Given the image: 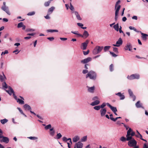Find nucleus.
I'll use <instances>...</instances> for the list:
<instances>
[{
	"label": "nucleus",
	"instance_id": "obj_16",
	"mask_svg": "<svg viewBox=\"0 0 148 148\" xmlns=\"http://www.w3.org/2000/svg\"><path fill=\"white\" fill-rule=\"evenodd\" d=\"M87 87L88 88V91L89 92L91 93H93L94 92V91L95 89L94 86L90 87L87 86Z\"/></svg>",
	"mask_w": 148,
	"mask_h": 148
},
{
	"label": "nucleus",
	"instance_id": "obj_25",
	"mask_svg": "<svg viewBox=\"0 0 148 148\" xmlns=\"http://www.w3.org/2000/svg\"><path fill=\"white\" fill-rule=\"evenodd\" d=\"M24 108L25 110H30L31 109L30 106L27 104H25L24 106Z\"/></svg>",
	"mask_w": 148,
	"mask_h": 148
},
{
	"label": "nucleus",
	"instance_id": "obj_20",
	"mask_svg": "<svg viewBox=\"0 0 148 148\" xmlns=\"http://www.w3.org/2000/svg\"><path fill=\"white\" fill-rule=\"evenodd\" d=\"M100 103V101L98 100H96L94 101L93 102H92L90 105L92 106H96L97 105H98Z\"/></svg>",
	"mask_w": 148,
	"mask_h": 148
},
{
	"label": "nucleus",
	"instance_id": "obj_41",
	"mask_svg": "<svg viewBox=\"0 0 148 148\" xmlns=\"http://www.w3.org/2000/svg\"><path fill=\"white\" fill-rule=\"evenodd\" d=\"M120 140L122 142H125L126 140V138L124 136H122L120 138Z\"/></svg>",
	"mask_w": 148,
	"mask_h": 148
},
{
	"label": "nucleus",
	"instance_id": "obj_7",
	"mask_svg": "<svg viewBox=\"0 0 148 148\" xmlns=\"http://www.w3.org/2000/svg\"><path fill=\"white\" fill-rule=\"evenodd\" d=\"M132 131V130L131 128H129L127 132V134L126 136V140L127 141L131 140L132 139V136H130V133Z\"/></svg>",
	"mask_w": 148,
	"mask_h": 148
},
{
	"label": "nucleus",
	"instance_id": "obj_40",
	"mask_svg": "<svg viewBox=\"0 0 148 148\" xmlns=\"http://www.w3.org/2000/svg\"><path fill=\"white\" fill-rule=\"evenodd\" d=\"M87 138L86 136H84L81 139V141L82 142H85L86 141Z\"/></svg>",
	"mask_w": 148,
	"mask_h": 148
},
{
	"label": "nucleus",
	"instance_id": "obj_23",
	"mask_svg": "<svg viewBox=\"0 0 148 148\" xmlns=\"http://www.w3.org/2000/svg\"><path fill=\"white\" fill-rule=\"evenodd\" d=\"M55 8L53 7H52L51 8H49L48 11V13L49 14H51L53 11L54 10Z\"/></svg>",
	"mask_w": 148,
	"mask_h": 148
},
{
	"label": "nucleus",
	"instance_id": "obj_54",
	"mask_svg": "<svg viewBox=\"0 0 148 148\" xmlns=\"http://www.w3.org/2000/svg\"><path fill=\"white\" fill-rule=\"evenodd\" d=\"M34 30H35L34 29H30V28L27 29L26 30V31L27 32H30L31 31H34Z\"/></svg>",
	"mask_w": 148,
	"mask_h": 148
},
{
	"label": "nucleus",
	"instance_id": "obj_18",
	"mask_svg": "<svg viewBox=\"0 0 148 148\" xmlns=\"http://www.w3.org/2000/svg\"><path fill=\"white\" fill-rule=\"evenodd\" d=\"M9 141V138L6 137L4 136L3 137V138L0 140V142H3L4 143H8Z\"/></svg>",
	"mask_w": 148,
	"mask_h": 148
},
{
	"label": "nucleus",
	"instance_id": "obj_39",
	"mask_svg": "<svg viewBox=\"0 0 148 148\" xmlns=\"http://www.w3.org/2000/svg\"><path fill=\"white\" fill-rule=\"evenodd\" d=\"M51 0H50L49 1L45 2V6L47 7V6H49L50 3L51 2Z\"/></svg>",
	"mask_w": 148,
	"mask_h": 148
},
{
	"label": "nucleus",
	"instance_id": "obj_35",
	"mask_svg": "<svg viewBox=\"0 0 148 148\" xmlns=\"http://www.w3.org/2000/svg\"><path fill=\"white\" fill-rule=\"evenodd\" d=\"M2 86L3 87L6 89L7 88L9 87L8 86L7 84L5 82H4L2 83Z\"/></svg>",
	"mask_w": 148,
	"mask_h": 148
},
{
	"label": "nucleus",
	"instance_id": "obj_59",
	"mask_svg": "<svg viewBox=\"0 0 148 148\" xmlns=\"http://www.w3.org/2000/svg\"><path fill=\"white\" fill-rule=\"evenodd\" d=\"M136 136L137 137L139 138L141 140H142L143 139L142 138V136L141 134L139 135H136Z\"/></svg>",
	"mask_w": 148,
	"mask_h": 148
},
{
	"label": "nucleus",
	"instance_id": "obj_15",
	"mask_svg": "<svg viewBox=\"0 0 148 148\" xmlns=\"http://www.w3.org/2000/svg\"><path fill=\"white\" fill-rule=\"evenodd\" d=\"M1 9L5 11L8 15H10V13L9 11L8 7L7 6H2Z\"/></svg>",
	"mask_w": 148,
	"mask_h": 148
},
{
	"label": "nucleus",
	"instance_id": "obj_36",
	"mask_svg": "<svg viewBox=\"0 0 148 148\" xmlns=\"http://www.w3.org/2000/svg\"><path fill=\"white\" fill-rule=\"evenodd\" d=\"M100 108V106H95L93 107V109L96 110H98Z\"/></svg>",
	"mask_w": 148,
	"mask_h": 148
},
{
	"label": "nucleus",
	"instance_id": "obj_43",
	"mask_svg": "<svg viewBox=\"0 0 148 148\" xmlns=\"http://www.w3.org/2000/svg\"><path fill=\"white\" fill-rule=\"evenodd\" d=\"M35 14V12L34 11L29 12L27 14L28 16H32L34 15Z\"/></svg>",
	"mask_w": 148,
	"mask_h": 148
},
{
	"label": "nucleus",
	"instance_id": "obj_49",
	"mask_svg": "<svg viewBox=\"0 0 148 148\" xmlns=\"http://www.w3.org/2000/svg\"><path fill=\"white\" fill-rule=\"evenodd\" d=\"M8 51L7 50H5L4 52H3L1 54V56H2L3 55H5L6 54H8Z\"/></svg>",
	"mask_w": 148,
	"mask_h": 148
},
{
	"label": "nucleus",
	"instance_id": "obj_3",
	"mask_svg": "<svg viewBox=\"0 0 148 148\" xmlns=\"http://www.w3.org/2000/svg\"><path fill=\"white\" fill-rule=\"evenodd\" d=\"M103 46H97L92 51V53L94 55L97 54L101 52L103 49Z\"/></svg>",
	"mask_w": 148,
	"mask_h": 148
},
{
	"label": "nucleus",
	"instance_id": "obj_50",
	"mask_svg": "<svg viewBox=\"0 0 148 148\" xmlns=\"http://www.w3.org/2000/svg\"><path fill=\"white\" fill-rule=\"evenodd\" d=\"M110 54L113 56L114 57H116L117 56V55L115 54L114 53L112 52H110Z\"/></svg>",
	"mask_w": 148,
	"mask_h": 148
},
{
	"label": "nucleus",
	"instance_id": "obj_12",
	"mask_svg": "<svg viewBox=\"0 0 148 148\" xmlns=\"http://www.w3.org/2000/svg\"><path fill=\"white\" fill-rule=\"evenodd\" d=\"M83 147V143L79 141L75 144L74 148H82Z\"/></svg>",
	"mask_w": 148,
	"mask_h": 148
},
{
	"label": "nucleus",
	"instance_id": "obj_4",
	"mask_svg": "<svg viewBox=\"0 0 148 148\" xmlns=\"http://www.w3.org/2000/svg\"><path fill=\"white\" fill-rule=\"evenodd\" d=\"M8 89L9 90H6V91L10 95H12V94H13V95L14 98L17 101V99H18L17 98L16 96L15 95L14 91L12 88L10 86H9Z\"/></svg>",
	"mask_w": 148,
	"mask_h": 148
},
{
	"label": "nucleus",
	"instance_id": "obj_14",
	"mask_svg": "<svg viewBox=\"0 0 148 148\" xmlns=\"http://www.w3.org/2000/svg\"><path fill=\"white\" fill-rule=\"evenodd\" d=\"M92 60V58L90 57H88L84 59L83 60H81V62L83 64H86L90 61Z\"/></svg>",
	"mask_w": 148,
	"mask_h": 148
},
{
	"label": "nucleus",
	"instance_id": "obj_21",
	"mask_svg": "<svg viewBox=\"0 0 148 148\" xmlns=\"http://www.w3.org/2000/svg\"><path fill=\"white\" fill-rule=\"evenodd\" d=\"M3 75H0V79L1 82H3L5 79H6V77L3 73Z\"/></svg>",
	"mask_w": 148,
	"mask_h": 148
},
{
	"label": "nucleus",
	"instance_id": "obj_53",
	"mask_svg": "<svg viewBox=\"0 0 148 148\" xmlns=\"http://www.w3.org/2000/svg\"><path fill=\"white\" fill-rule=\"evenodd\" d=\"M89 50H88L87 51H83V53L84 55H87L89 53Z\"/></svg>",
	"mask_w": 148,
	"mask_h": 148
},
{
	"label": "nucleus",
	"instance_id": "obj_19",
	"mask_svg": "<svg viewBox=\"0 0 148 148\" xmlns=\"http://www.w3.org/2000/svg\"><path fill=\"white\" fill-rule=\"evenodd\" d=\"M140 32L141 34L142 35V39L144 40H146L147 39V37L148 36V35L147 34L143 33L140 31Z\"/></svg>",
	"mask_w": 148,
	"mask_h": 148
},
{
	"label": "nucleus",
	"instance_id": "obj_30",
	"mask_svg": "<svg viewBox=\"0 0 148 148\" xmlns=\"http://www.w3.org/2000/svg\"><path fill=\"white\" fill-rule=\"evenodd\" d=\"M0 121L1 123L3 124H4L7 123L8 121V120L5 119H1L0 120Z\"/></svg>",
	"mask_w": 148,
	"mask_h": 148
},
{
	"label": "nucleus",
	"instance_id": "obj_29",
	"mask_svg": "<svg viewBox=\"0 0 148 148\" xmlns=\"http://www.w3.org/2000/svg\"><path fill=\"white\" fill-rule=\"evenodd\" d=\"M47 32H50L51 33H52L54 32H58V30L57 29H47Z\"/></svg>",
	"mask_w": 148,
	"mask_h": 148
},
{
	"label": "nucleus",
	"instance_id": "obj_52",
	"mask_svg": "<svg viewBox=\"0 0 148 148\" xmlns=\"http://www.w3.org/2000/svg\"><path fill=\"white\" fill-rule=\"evenodd\" d=\"M50 134L52 136H53L55 134V131H53L51 132H49Z\"/></svg>",
	"mask_w": 148,
	"mask_h": 148
},
{
	"label": "nucleus",
	"instance_id": "obj_17",
	"mask_svg": "<svg viewBox=\"0 0 148 148\" xmlns=\"http://www.w3.org/2000/svg\"><path fill=\"white\" fill-rule=\"evenodd\" d=\"M117 95L120 97V100H123L125 98V96L123 94H122L121 92H119L118 93L115 94Z\"/></svg>",
	"mask_w": 148,
	"mask_h": 148
},
{
	"label": "nucleus",
	"instance_id": "obj_44",
	"mask_svg": "<svg viewBox=\"0 0 148 148\" xmlns=\"http://www.w3.org/2000/svg\"><path fill=\"white\" fill-rule=\"evenodd\" d=\"M3 132L1 129H0V138H3L4 136L3 135Z\"/></svg>",
	"mask_w": 148,
	"mask_h": 148
},
{
	"label": "nucleus",
	"instance_id": "obj_27",
	"mask_svg": "<svg viewBox=\"0 0 148 148\" xmlns=\"http://www.w3.org/2000/svg\"><path fill=\"white\" fill-rule=\"evenodd\" d=\"M17 102L20 104H24V102L23 100L19 99H17Z\"/></svg>",
	"mask_w": 148,
	"mask_h": 148
},
{
	"label": "nucleus",
	"instance_id": "obj_55",
	"mask_svg": "<svg viewBox=\"0 0 148 148\" xmlns=\"http://www.w3.org/2000/svg\"><path fill=\"white\" fill-rule=\"evenodd\" d=\"M118 119V117H116L115 119L113 118V117L110 118V119L113 121H116Z\"/></svg>",
	"mask_w": 148,
	"mask_h": 148
},
{
	"label": "nucleus",
	"instance_id": "obj_5",
	"mask_svg": "<svg viewBox=\"0 0 148 148\" xmlns=\"http://www.w3.org/2000/svg\"><path fill=\"white\" fill-rule=\"evenodd\" d=\"M127 78L130 80L136 79H138L140 78V75L138 74H135L131 75L130 76H127Z\"/></svg>",
	"mask_w": 148,
	"mask_h": 148
},
{
	"label": "nucleus",
	"instance_id": "obj_13",
	"mask_svg": "<svg viewBox=\"0 0 148 148\" xmlns=\"http://www.w3.org/2000/svg\"><path fill=\"white\" fill-rule=\"evenodd\" d=\"M107 112L106 109V108L101 109L100 111L101 116V117H103L105 116Z\"/></svg>",
	"mask_w": 148,
	"mask_h": 148
},
{
	"label": "nucleus",
	"instance_id": "obj_37",
	"mask_svg": "<svg viewBox=\"0 0 148 148\" xmlns=\"http://www.w3.org/2000/svg\"><path fill=\"white\" fill-rule=\"evenodd\" d=\"M23 25V22H21L18 24L17 25V27L18 28H20L22 27Z\"/></svg>",
	"mask_w": 148,
	"mask_h": 148
},
{
	"label": "nucleus",
	"instance_id": "obj_56",
	"mask_svg": "<svg viewBox=\"0 0 148 148\" xmlns=\"http://www.w3.org/2000/svg\"><path fill=\"white\" fill-rule=\"evenodd\" d=\"M47 39L50 41H52L54 40V38L53 37H48L47 38Z\"/></svg>",
	"mask_w": 148,
	"mask_h": 148
},
{
	"label": "nucleus",
	"instance_id": "obj_38",
	"mask_svg": "<svg viewBox=\"0 0 148 148\" xmlns=\"http://www.w3.org/2000/svg\"><path fill=\"white\" fill-rule=\"evenodd\" d=\"M78 32L77 31H72L71 32L72 33H73V34H75V35H77L78 37H79L80 36V34H79V33H77Z\"/></svg>",
	"mask_w": 148,
	"mask_h": 148
},
{
	"label": "nucleus",
	"instance_id": "obj_45",
	"mask_svg": "<svg viewBox=\"0 0 148 148\" xmlns=\"http://www.w3.org/2000/svg\"><path fill=\"white\" fill-rule=\"evenodd\" d=\"M51 128V125L50 124H49L46 125L45 127V129L46 130H47L50 129Z\"/></svg>",
	"mask_w": 148,
	"mask_h": 148
},
{
	"label": "nucleus",
	"instance_id": "obj_57",
	"mask_svg": "<svg viewBox=\"0 0 148 148\" xmlns=\"http://www.w3.org/2000/svg\"><path fill=\"white\" fill-rule=\"evenodd\" d=\"M122 27L121 26H120L119 28V31L120 33H123V32L121 30Z\"/></svg>",
	"mask_w": 148,
	"mask_h": 148
},
{
	"label": "nucleus",
	"instance_id": "obj_26",
	"mask_svg": "<svg viewBox=\"0 0 148 148\" xmlns=\"http://www.w3.org/2000/svg\"><path fill=\"white\" fill-rule=\"evenodd\" d=\"M136 106L137 108H140L142 107L141 104L140 103V101H138L136 103Z\"/></svg>",
	"mask_w": 148,
	"mask_h": 148
},
{
	"label": "nucleus",
	"instance_id": "obj_63",
	"mask_svg": "<svg viewBox=\"0 0 148 148\" xmlns=\"http://www.w3.org/2000/svg\"><path fill=\"white\" fill-rule=\"evenodd\" d=\"M77 25L78 26L81 27H82L83 26V25L82 23H77Z\"/></svg>",
	"mask_w": 148,
	"mask_h": 148
},
{
	"label": "nucleus",
	"instance_id": "obj_11",
	"mask_svg": "<svg viewBox=\"0 0 148 148\" xmlns=\"http://www.w3.org/2000/svg\"><path fill=\"white\" fill-rule=\"evenodd\" d=\"M124 49L125 50H128L130 51H132V46L130 42H128L127 44L125 46V47Z\"/></svg>",
	"mask_w": 148,
	"mask_h": 148
},
{
	"label": "nucleus",
	"instance_id": "obj_42",
	"mask_svg": "<svg viewBox=\"0 0 148 148\" xmlns=\"http://www.w3.org/2000/svg\"><path fill=\"white\" fill-rule=\"evenodd\" d=\"M110 71L112 72L113 71V65L111 64L110 66Z\"/></svg>",
	"mask_w": 148,
	"mask_h": 148
},
{
	"label": "nucleus",
	"instance_id": "obj_46",
	"mask_svg": "<svg viewBox=\"0 0 148 148\" xmlns=\"http://www.w3.org/2000/svg\"><path fill=\"white\" fill-rule=\"evenodd\" d=\"M106 106V103H103L100 106V108L101 109L104 108Z\"/></svg>",
	"mask_w": 148,
	"mask_h": 148
},
{
	"label": "nucleus",
	"instance_id": "obj_33",
	"mask_svg": "<svg viewBox=\"0 0 148 148\" xmlns=\"http://www.w3.org/2000/svg\"><path fill=\"white\" fill-rule=\"evenodd\" d=\"M110 46H106L104 47V51L105 52H106L110 49Z\"/></svg>",
	"mask_w": 148,
	"mask_h": 148
},
{
	"label": "nucleus",
	"instance_id": "obj_58",
	"mask_svg": "<svg viewBox=\"0 0 148 148\" xmlns=\"http://www.w3.org/2000/svg\"><path fill=\"white\" fill-rule=\"evenodd\" d=\"M113 51L115 52H118V49L116 47H113Z\"/></svg>",
	"mask_w": 148,
	"mask_h": 148
},
{
	"label": "nucleus",
	"instance_id": "obj_1",
	"mask_svg": "<svg viewBox=\"0 0 148 148\" xmlns=\"http://www.w3.org/2000/svg\"><path fill=\"white\" fill-rule=\"evenodd\" d=\"M121 1L119 0H118L116 2L115 5V9H116V11L115 12V19L116 21L117 19L119 12V10L121 8V5H119V3H120Z\"/></svg>",
	"mask_w": 148,
	"mask_h": 148
},
{
	"label": "nucleus",
	"instance_id": "obj_62",
	"mask_svg": "<svg viewBox=\"0 0 148 148\" xmlns=\"http://www.w3.org/2000/svg\"><path fill=\"white\" fill-rule=\"evenodd\" d=\"M63 140L65 142H66L68 141L67 138L66 137H64L62 138Z\"/></svg>",
	"mask_w": 148,
	"mask_h": 148
},
{
	"label": "nucleus",
	"instance_id": "obj_51",
	"mask_svg": "<svg viewBox=\"0 0 148 148\" xmlns=\"http://www.w3.org/2000/svg\"><path fill=\"white\" fill-rule=\"evenodd\" d=\"M70 10H71L72 11L73 10H74V8L73 7V6L72 5L71 2H70Z\"/></svg>",
	"mask_w": 148,
	"mask_h": 148
},
{
	"label": "nucleus",
	"instance_id": "obj_9",
	"mask_svg": "<svg viewBox=\"0 0 148 148\" xmlns=\"http://www.w3.org/2000/svg\"><path fill=\"white\" fill-rule=\"evenodd\" d=\"M123 43V41L121 38H120L116 41V44H113L112 45L114 47H119L122 45Z\"/></svg>",
	"mask_w": 148,
	"mask_h": 148
},
{
	"label": "nucleus",
	"instance_id": "obj_60",
	"mask_svg": "<svg viewBox=\"0 0 148 148\" xmlns=\"http://www.w3.org/2000/svg\"><path fill=\"white\" fill-rule=\"evenodd\" d=\"M88 72V71L87 70H83L82 71V73L84 74H85Z\"/></svg>",
	"mask_w": 148,
	"mask_h": 148
},
{
	"label": "nucleus",
	"instance_id": "obj_10",
	"mask_svg": "<svg viewBox=\"0 0 148 148\" xmlns=\"http://www.w3.org/2000/svg\"><path fill=\"white\" fill-rule=\"evenodd\" d=\"M89 36V34L88 32L86 30H84L83 35L80 34V36L84 39L87 38Z\"/></svg>",
	"mask_w": 148,
	"mask_h": 148
},
{
	"label": "nucleus",
	"instance_id": "obj_64",
	"mask_svg": "<svg viewBox=\"0 0 148 148\" xmlns=\"http://www.w3.org/2000/svg\"><path fill=\"white\" fill-rule=\"evenodd\" d=\"M143 148H148V146L147 145L146 143H145L143 145Z\"/></svg>",
	"mask_w": 148,
	"mask_h": 148
},
{
	"label": "nucleus",
	"instance_id": "obj_34",
	"mask_svg": "<svg viewBox=\"0 0 148 148\" xmlns=\"http://www.w3.org/2000/svg\"><path fill=\"white\" fill-rule=\"evenodd\" d=\"M28 138L32 140H37L38 139L37 137L34 136L29 137H28Z\"/></svg>",
	"mask_w": 148,
	"mask_h": 148
},
{
	"label": "nucleus",
	"instance_id": "obj_48",
	"mask_svg": "<svg viewBox=\"0 0 148 148\" xmlns=\"http://www.w3.org/2000/svg\"><path fill=\"white\" fill-rule=\"evenodd\" d=\"M62 136V135L60 133H57V139H59Z\"/></svg>",
	"mask_w": 148,
	"mask_h": 148
},
{
	"label": "nucleus",
	"instance_id": "obj_22",
	"mask_svg": "<svg viewBox=\"0 0 148 148\" xmlns=\"http://www.w3.org/2000/svg\"><path fill=\"white\" fill-rule=\"evenodd\" d=\"M80 138L78 136H75L73 138V142H76L79 140Z\"/></svg>",
	"mask_w": 148,
	"mask_h": 148
},
{
	"label": "nucleus",
	"instance_id": "obj_47",
	"mask_svg": "<svg viewBox=\"0 0 148 148\" xmlns=\"http://www.w3.org/2000/svg\"><path fill=\"white\" fill-rule=\"evenodd\" d=\"M128 92L130 97L133 95V92L131 89H129L128 90Z\"/></svg>",
	"mask_w": 148,
	"mask_h": 148
},
{
	"label": "nucleus",
	"instance_id": "obj_61",
	"mask_svg": "<svg viewBox=\"0 0 148 148\" xmlns=\"http://www.w3.org/2000/svg\"><path fill=\"white\" fill-rule=\"evenodd\" d=\"M50 15V14H49L48 13H47V15L46 16H45V18L46 19H50V17L49 16V15Z\"/></svg>",
	"mask_w": 148,
	"mask_h": 148
},
{
	"label": "nucleus",
	"instance_id": "obj_2",
	"mask_svg": "<svg viewBox=\"0 0 148 148\" xmlns=\"http://www.w3.org/2000/svg\"><path fill=\"white\" fill-rule=\"evenodd\" d=\"M86 78L89 77L90 79L95 80L97 77V74L94 71H91L86 74Z\"/></svg>",
	"mask_w": 148,
	"mask_h": 148
},
{
	"label": "nucleus",
	"instance_id": "obj_32",
	"mask_svg": "<svg viewBox=\"0 0 148 148\" xmlns=\"http://www.w3.org/2000/svg\"><path fill=\"white\" fill-rule=\"evenodd\" d=\"M110 109L113 112H115L117 111V110L116 107L112 106L110 108Z\"/></svg>",
	"mask_w": 148,
	"mask_h": 148
},
{
	"label": "nucleus",
	"instance_id": "obj_28",
	"mask_svg": "<svg viewBox=\"0 0 148 148\" xmlns=\"http://www.w3.org/2000/svg\"><path fill=\"white\" fill-rule=\"evenodd\" d=\"M113 27L115 30L117 32L119 31V27L118 23H117L116 25H114Z\"/></svg>",
	"mask_w": 148,
	"mask_h": 148
},
{
	"label": "nucleus",
	"instance_id": "obj_24",
	"mask_svg": "<svg viewBox=\"0 0 148 148\" xmlns=\"http://www.w3.org/2000/svg\"><path fill=\"white\" fill-rule=\"evenodd\" d=\"M74 13L76 15L77 19L78 20H82V18L80 17V16L78 12L76 11H75V12Z\"/></svg>",
	"mask_w": 148,
	"mask_h": 148
},
{
	"label": "nucleus",
	"instance_id": "obj_6",
	"mask_svg": "<svg viewBox=\"0 0 148 148\" xmlns=\"http://www.w3.org/2000/svg\"><path fill=\"white\" fill-rule=\"evenodd\" d=\"M89 42V40H86L85 42L82 43L80 46L81 49L83 50L86 49Z\"/></svg>",
	"mask_w": 148,
	"mask_h": 148
},
{
	"label": "nucleus",
	"instance_id": "obj_8",
	"mask_svg": "<svg viewBox=\"0 0 148 148\" xmlns=\"http://www.w3.org/2000/svg\"><path fill=\"white\" fill-rule=\"evenodd\" d=\"M136 141L134 139H132L129 141L128 142V145L130 147H133L136 145Z\"/></svg>",
	"mask_w": 148,
	"mask_h": 148
},
{
	"label": "nucleus",
	"instance_id": "obj_31",
	"mask_svg": "<svg viewBox=\"0 0 148 148\" xmlns=\"http://www.w3.org/2000/svg\"><path fill=\"white\" fill-rule=\"evenodd\" d=\"M17 109L25 117H26L27 116L23 112V111L21 110V109L20 108L18 107L17 108Z\"/></svg>",
	"mask_w": 148,
	"mask_h": 148
}]
</instances>
